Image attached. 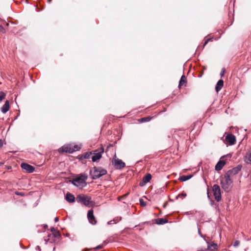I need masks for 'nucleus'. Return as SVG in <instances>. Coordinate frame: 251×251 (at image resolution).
<instances>
[{
    "label": "nucleus",
    "instance_id": "1",
    "mask_svg": "<svg viewBox=\"0 0 251 251\" xmlns=\"http://www.w3.org/2000/svg\"><path fill=\"white\" fill-rule=\"evenodd\" d=\"M222 188L226 192H229L232 187V180L228 174H226L224 177L221 180Z\"/></svg>",
    "mask_w": 251,
    "mask_h": 251
},
{
    "label": "nucleus",
    "instance_id": "2",
    "mask_svg": "<svg viewBox=\"0 0 251 251\" xmlns=\"http://www.w3.org/2000/svg\"><path fill=\"white\" fill-rule=\"evenodd\" d=\"M76 201L83 204L84 205L90 207L94 204V202L91 201V197L85 195H79L76 197Z\"/></svg>",
    "mask_w": 251,
    "mask_h": 251
},
{
    "label": "nucleus",
    "instance_id": "3",
    "mask_svg": "<svg viewBox=\"0 0 251 251\" xmlns=\"http://www.w3.org/2000/svg\"><path fill=\"white\" fill-rule=\"evenodd\" d=\"M107 171L101 167H94L90 171V174L93 179H96L100 176L105 175Z\"/></svg>",
    "mask_w": 251,
    "mask_h": 251
},
{
    "label": "nucleus",
    "instance_id": "4",
    "mask_svg": "<svg viewBox=\"0 0 251 251\" xmlns=\"http://www.w3.org/2000/svg\"><path fill=\"white\" fill-rule=\"evenodd\" d=\"M87 178L85 175H81L78 177L73 179L72 183L77 187H83L86 185Z\"/></svg>",
    "mask_w": 251,
    "mask_h": 251
},
{
    "label": "nucleus",
    "instance_id": "5",
    "mask_svg": "<svg viewBox=\"0 0 251 251\" xmlns=\"http://www.w3.org/2000/svg\"><path fill=\"white\" fill-rule=\"evenodd\" d=\"M212 191L215 199L217 201H220L221 200V192L219 186L214 184L212 187Z\"/></svg>",
    "mask_w": 251,
    "mask_h": 251
},
{
    "label": "nucleus",
    "instance_id": "6",
    "mask_svg": "<svg viewBox=\"0 0 251 251\" xmlns=\"http://www.w3.org/2000/svg\"><path fill=\"white\" fill-rule=\"evenodd\" d=\"M104 152V149L103 147H101L97 150L94 151L93 155L92 157V160L93 162H96L99 160L102 156V154Z\"/></svg>",
    "mask_w": 251,
    "mask_h": 251
},
{
    "label": "nucleus",
    "instance_id": "7",
    "mask_svg": "<svg viewBox=\"0 0 251 251\" xmlns=\"http://www.w3.org/2000/svg\"><path fill=\"white\" fill-rule=\"evenodd\" d=\"M79 148H78L77 146H74V148H72L69 145H65L62 147L59 148L58 149V151L59 152H69L72 153L73 152L77 151Z\"/></svg>",
    "mask_w": 251,
    "mask_h": 251
},
{
    "label": "nucleus",
    "instance_id": "8",
    "mask_svg": "<svg viewBox=\"0 0 251 251\" xmlns=\"http://www.w3.org/2000/svg\"><path fill=\"white\" fill-rule=\"evenodd\" d=\"M112 163L117 169H121L125 167V163L121 159L113 158Z\"/></svg>",
    "mask_w": 251,
    "mask_h": 251
},
{
    "label": "nucleus",
    "instance_id": "9",
    "mask_svg": "<svg viewBox=\"0 0 251 251\" xmlns=\"http://www.w3.org/2000/svg\"><path fill=\"white\" fill-rule=\"evenodd\" d=\"M87 218L89 221V222L92 225H96L97 223V221L96 218L94 215V211L93 210L91 209L88 211L87 213Z\"/></svg>",
    "mask_w": 251,
    "mask_h": 251
},
{
    "label": "nucleus",
    "instance_id": "10",
    "mask_svg": "<svg viewBox=\"0 0 251 251\" xmlns=\"http://www.w3.org/2000/svg\"><path fill=\"white\" fill-rule=\"evenodd\" d=\"M21 167L28 173H32L34 171V168L33 166L26 163H22Z\"/></svg>",
    "mask_w": 251,
    "mask_h": 251
},
{
    "label": "nucleus",
    "instance_id": "11",
    "mask_svg": "<svg viewBox=\"0 0 251 251\" xmlns=\"http://www.w3.org/2000/svg\"><path fill=\"white\" fill-rule=\"evenodd\" d=\"M226 140L229 143V145H233L235 141V137L232 134H228L226 137Z\"/></svg>",
    "mask_w": 251,
    "mask_h": 251
},
{
    "label": "nucleus",
    "instance_id": "12",
    "mask_svg": "<svg viewBox=\"0 0 251 251\" xmlns=\"http://www.w3.org/2000/svg\"><path fill=\"white\" fill-rule=\"evenodd\" d=\"M241 170V167L238 166L233 168L232 170L228 171L226 174H228L230 176L237 174Z\"/></svg>",
    "mask_w": 251,
    "mask_h": 251
},
{
    "label": "nucleus",
    "instance_id": "13",
    "mask_svg": "<svg viewBox=\"0 0 251 251\" xmlns=\"http://www.w3.org/2000/svg\"><path fill=\"white\" fill-rule=\"evenodd\" d=\"M244 161L247 164H251V148L247 152L244 158Z\"/></svg>",
    "mask_w": 251,
    "mask_h": 251
},
{
    "label": "nucleus",
    "instance_id": "14",
    "mask_svg": "<svg viewBox=\"0 0 251 251\" xmlns=\"http://www.w3.org/2000/svg\"><path fill=\"white\" fill-rule=\"evenodd\" d=\"M66 200L69 202L72 203L75 201V196L69 192H68L66 195Z\"/></svg>",
    "mask_w": 251,
    "mask_h": 251
},
{
    "label": "nucleus",
    "instance_id": "15",
    "mask_svg": "<svg viewBox=\"0 0 251 251\" xmlns=\"http://www.w3.org/2000/svg\"><path fill=\"white\" fill-rule=\"evenodd\" d=\"M9 102L8 100H7L5 101L4 104L1 107V112L5 114L9 110Z\"/></svg>",
    "mask_w": 251,
    "mask_h": 251
},
{
    "label": "nucleus",
    "instance_id": "16",
    "mask_svg": "<svg viewBox=\"0 0 251 251\" xmlns=\"http://www.w3.org/2000/svg\"><path fill=\"white\" fill-rule=\"evenodd\" d=\"M226 164V162L224 160H220L215 166V170L216 171H220Z\"/></svg>",
    "mask_w": 251,
    "mask_h": 251
},
{
    "label": "nucleus",
    "instance_id": "17",
    "mask_svg": "<svg viewBox=\"0 0 251 251\" xmlns=\"http://www.w3.org/2000/svg\"><path fill=\"white\" fill-rule=\"evenodd\" d=\"M224 85V81L222 79L219 80L215 87V90L217 92L220 91Z\"/></svg>",
    "mask_w": 251,
    "mask_h": 251
},
{
    "label": "nucleus",
    "instance_id": "18",
    "mask_svg": "<svg viewBox=\"0 0 251 251\" xmlns=\"http://www.w3.org/2000/svg\"><path fill=\"white\" fill-rule=\"evenodd\" d=\"M186 84V77L185 75H183L179 81V87H180L182 86H185Z\"/></svg>",
    "mask_w": 251,
    "mask_h": 251
},
{
    "label": "nucleus",
    "instance_id": "19",
    "mask_svg": "<svg viewBox=\"0 0 251 251\" xmlns=\"http://www.w3.org/2000/svg\"><path fill=\"white\" fill-rule=\"evenodd\" d=\"M151 178V176L150 174H147L143 178V182L144 184L149 182Z\"/></svg>",
    "mask_w": 251,
    "mask_h": 251
},
{
    "label": "nucleus",
    "instance_id": "20",
    "mask_svg": "<svg viewBox=\"0 0 251 251\" xmlns=\"http://www.w3.org/2000/svg\"><path fill=\"white\" fill-rule=\"evenodd\" d=\"M208 249L210 251H215L217 249V245L215 243H211L208 245Z\"/></svg>",
    "mask_w": 251,
    "mask_h": 251
},
{
    "label": "nucleus",
    "instance_id": "21",
    "mask_svg": "<svg viewBox=\"0 0 251 251\" xmlns=\"http://www.w3.org/2000/svg\"><path fill=\"white\" fill-rule=\"evenodd\" d=\"M191 177H192V176H191V175L182 176L179 177V180L181 181H186V180L190 179L191 178Z\"/></svg>",
    "mask_w": 251,
    "mask_h": 251
},
{
    "label": "nucleus",
    "instance_id": "22",
    "mask_svg": "<svg viewBox=\"0 0 251 251\" xmlns=\"http://www.w3.org/2000/svg\"><path fill=\"white\" fill-rule=\"evenodd\" d=\"M168 221L166 219L160 218L158 219V222L157 224L159 225H162L167 223Z\"/></svg>",
    "mask_w": 251,
    "mask_h": 251
},
{
    "label": "nucleus",
    "instance_id": "23",
    "mask_svg": "<svg viewBox=\"0 0 251 251\" xmlns=\"http://www.w3.org/2000/svg\"><path fill=\"white\" fill-rule=\"evenodd\" d=\"M92 154V152H87L84 153L83 157L85 159H88L90 157V156Z\"/></svg>",
    "mask_w": 251,
    "mask_h": 251
},
{
    "label": "nucleus",
    "instance_id": "24",
    "mask_svg": "<svg viewBox=\"0 0 251 251\" xmlns=\"http://www.w3.org/2000/svg\"><path fill=\"white\" fill-rule=\"evenodd\" d=\"M5 96H6V95L4 92H0V101L4 99L5 98Z\"/></svg>",
    "mask_w": 251,
    "mask_h": 251
},
{
    "label": "nucleus",
    "instance_id": "25",
    "mask_svg": "<svg viewBox=\"0 0 251 251\" xmlns=\"http://www.w3.org/2000/svg\"><path fill=\"white\" fill-rule=\"evenodd\" d=\"M118 218H117V219H114L113 220H111V221H109L108 222V224L111 225V224H112L114 223H116V222H115V221H118ZM121 219H122V218L120 217L119 220H121Z\"/></svg>",
    "mask_w": 251,
    "mask_h": 251
},
{
    "label": "nucleus",
    "instance_id": "26",
    "mask_svg": "<svg viewBox=\"0 0 251 251\" xmlns=\"http://www.w3.org/2000/svg\"><path fill=\"white\" fill-rule=\"evenodd\" d=\"M186 197V193H182L180 194H179L177 197H176V199H178V198L180 197V198H181L182 199L185 198Z\"/></svg>",
    "mask_w": 251,
    "mask_h": 251
},
{
    "label": "nucleus",
    "instance_id": "27",
    "mask_svg": "<svg viewBox=\"0 0 251 251\" xmlns=\"http://www.w3.org/2000/svg\"><path fill=\"white\" fill-rule=\"evenodd\" d=\"M140 203L142 206H145L146 205V202L144 201L142 199H140Z\"/></svg>",
    "mask_w": 251,
    "mask_h": 251
},
{
    "label": "nucleus",
    "instance_id": "28",
    "mask_svg": "<svg viewBox=\"0 0 251 251\" xmlns=\"http://www.w3.org/2000/svg\"><path fill=\"white\" fill-rule=\"evenodd\" d=\"M0 32L2 33L5 32V29L4 28V27L2 25H0Z\"/></svg>",
    "mask_w": 251,
    "mask_h": 251
},
{
    "label": "nucleus",
    "instance_id": "29",
    "mask_svg": "<svg viewBox=\"0 0 251 251\" xmlns=\"http://www.w3.org/2000/svg\"><path fill=\"white\" fill-rule=\"evenodd\" d=\"M240 244V242L239 241H235L234 243L233 246L234 247H237Z\"/></svg>",
    "mask_w": 251,
    "mask_h": 251
},
{
    "label": "nucleus",
    "instance_id": "30",
    "mask_svg": "<svg viewBox=\"0 0 251 251\" xmlns=\"http://www.w3.org/2000/svg\"><path fill=\"white\" fill-rule=\"evenodd\" d=\"M225 72V69H223L222 71L221 72V74H220L221 76H223L224 75Z\"/></svg>",
    "mask_w": 251,
    "mask_h": 251
},
{
    "label": "nucleus",
    "instance_id": "31",
    "mask_svg": "<svg viewBox=\"0 0 251 251\" xmlns=\"http://www.w3.org/2000/svg\"><path fill=\"white\" fill-rule=\"evenodd\" d=\"M35 249L36 250L38 251H41V248L40 246H37L35 248Z\"/></svg>",
    "mask_w": 251,
    "mask_h": 251
},
{
    "label": "nucleus",
    "instance_id": "32",
    "mask_svg": "<svg viewBox=\"0 0 251 251\" xmlns=\"http://www.w3.org/2000/svg\"><path fill=\"white\" fill-rule=\"evenodd\" d=\"M147 118H143L142 119H141V121L142 122H146V121H148V120H147Z\"/></svg>",
    "mask_w": 251,
    "mask_h": 251
},
{
    "label": "nucleus",
    "instance_id": "33",
    "mask_svg": "<svg viewBox=\"0 0 251 251\" xmlns=\"http://www.w3.org/2000/svg\"><path fill=\"white\" fill-rule=\"evenodd\" d=\"M102 248V245H99V246H97V247L96 248V249L97 250H99V249H101V248Z\"/></svg>",
    "mask_w": 251,
    "mask_h": 251
},
{
    "label": "nucleus",
    "instance_id": "34",
    "mask_svg": "<svg viewBox=\"0 0 251 251\" xmlns=\"http://www.w3.org/2000/svg\"><path fill=\"white\" fill-rule=\"evenodd\" d=\"M3 143L2 140H0V148L3 146Z\"/></svg>",
    "mask_w": 251,
    "mask_h": 251
},
{
    "label": "nucleus",
    "instance_id": "35",
    "mask_svg": "<svg viewBox=\"0 0 251 251\" xmlns=\"http://www.w3.org/2000/svg\"><path fill=\"white\" fill-rule=\"evenodd\" d=\"M59 220V218L58 217H55V219H54V221L55 222H58Z\"/></svg>",
    "mask_w": 251,
    "mask_h": 251
},
{
    "label": "nucleus",
    "instance_id": "36",
    "mask_svg": "<svg viewBox=\"0 0 251 251\" xmlns=\"http://www.w3.org/2000/svg\"><path fill=\"white\" fill-rule=\"evenodd\" d=\"M210 39H207V41H205V43H204V46H205L208 42V41Z\"/></svg>",
    "mask_w": 251,
    "mask_h": 251
},
{
    "label": "nucleus",
    "instance_id": "37",
    "mask_svg": "<svg viewBox=\"0 0 251 251\" xmlns=\"http://www.w3.org/2000/svg\"><path fill=\"white\" fill-rule=\"evenodd\" d=\"M16 194L18 195H23L21 193H16Z\"/></svg>",
    "mask_w": 251,
    "mask_h": 251
},
{
    "label": "nucleus",
    "instance_id": "38",
    "mask_svg": "<svg viewBox=\"0 0 251 251\" xmlns=\"http://www.w3.org/2000/svg\"><path fill=\"white\" fill-rule=\"evenodd\" d=\"M199 234L200 235V236H201V237H202V234H201V232L200 231V230H199Z\"/></svg>",
    "mask_w": 251,
    "mask_h": 251
},
{
    "label": "nucleus",
    "instance_id": "39",
    "mask_svg": "<svg viewBox=\"0 0 251 251\" xmlns=\"http://www.w3.org/2000/svg\"><path fill=\"white\" fill-rule=\"evenodd\" d=\"M57 234H59V233H58V232H56L55 233V234H54L55 236H56V237Z\"/></svg>",
    "mask_w": 251,
    "mask_h": 251
},
{
    "label": "nucleus",
    "instance_id": "40",
    "mask_svg": "<svg viewBox=\"0 0 251 251\" xmlns=\"http://www.w3.org/2000/svg\"><path fill=\"white\" fill-rule=\"evenodd\" d=\"M5 25H6V26H8L9 25V24L8 23H6Z\"/></svg>",
    "mask_w": 251,
    "mask_h": 251
},
{
    "label": "nucleus",
    "instance_id": "41",
    "mask_svg": "<svg viewBox=\"0 0 251 251\" xmlns=\"http://www.w3.org/2000/svg\"><path fill=\"white\" fill-rule=\"evenodd\" d=\"M53 230H54V231L55 230L54 228H52V229H51V231L53 232Z\"/></svg>",
    "mask_w": 251,
    "mask_h": 251
},
{
    "label": "nucleus",
    "instance_id": "42",
    "mask_svg": "<svg viewBox=\"0 0 251 251\" xmlns=\"http://www.w3.org/2000/svg\"><path fill=\"white\" fill-rule=\"evenodd\" d=\"M48 1H49V2H50L51 0H48Z\"/></svg>",
    "mask_w": 251,
    "mask_h": 251
}]
</instances>
